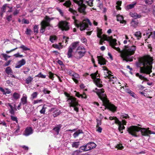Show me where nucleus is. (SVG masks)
<instances>
[{
    "mask_svg": "<svg viewBox=\"0 0 155 155\" xmlns=\"http://www.w3.org/2000/svg\"><path fill=\"white\" fill-rule=\"evenodd\" d=\"M136 49V46L133 45L125 46L123 50L121 51H118L120 53L121 57L124 60L127 61H131L133 58L130 57L131 55L134 54Z\"/></svg>",
    "mask_w": 155,
    "mask_h": 155,
    "instance_id": "7ed1b4c3",
    "label": "nucleus"
},
{
    "mask_svg": "<svg viewBox=\"0 0 155 155\" xmlns=\"http://www.w3.org/2000/svg\"><path fill=\"white\" fill-rule=\"evenodd\" d=\"M38 94L37 92H33L31 95V97L33 99H34L37 98Z\"/></svg>",
    "mask_w": 155,
    "mask_h": 155,
    "instance_id": "ea45409f",
    "label": "nucleus"
},
{
    "mask_svg": "<svg viewBox=\"0 0 155 155\" xmlns=\"http://www.w3.org/2000/svg\"><path fill=\"white\" fill-rule=\"evenodd\" d=\"M43 92L45 94H49L51 92L50 91L48 90L47 88H44Z\"/></svg>",
    "mask_w": 155,
    "mask_h": 155,
    "instance_id": "0e129e2a",
    "label": "nucleus"
},
{
    "mask_svg": "<svg viewBox=\"0 0 155 155\" xmlns=\"http://www.w3.org/2000/svg\"><path fill=\"white\" fill-rule=\"evenodd\" d=\"M145 2L146 4H151L153 3V0H145Z\"/></svg>",
    "mask_w": 155,
    "mask_h": 155,
    "instance_id": "338daca9",
    "label": "nucleus"
},
{
    "mask_svg": "<svg viewBox=\"0 0 155 155\" xmlns=\"http://www.w3.org/2000/svg\"><path fill=\"white\" fill-rule=\"evenodd\" d=\"M33 78L29 76L25 80V83L27 84H31L33 80Z\"/></svg>",
    "mask_w": 155,
    "mask_h": 155,
    "instance_id": "bb28decb",
    "label": "nucleus"
},
{
    "mask_svg": "<svg viewBox=\"0 0 155 155\" xmlns=\"http://www.w3.org/2000/svg\"><path fill=\"white\" fill-rule=\"evenodd\" d=\"M53 19V18H49L46 16L45 18V21H42L41 23V27L40 30V32L43 33L45 31V28L47 26H50L51 25L49 23L51 20Z\"/></svg>",
    "mask_w": 155,
    "mask_h": 155,
    "instance_id": "0eeeda50",
    "label": "nucleus"
},
{
    "mask_svg": "<svg viewBox=\"0 0 155 155\" xmlns=\"http://www.w3.org/2000/svg\"><path fill=\"white\" fill-rule=\"evenodd\" d=\"M86 52V51H77L75 58L78 59L81 58L84 56Z\"/></svg>",
    "mask_w": 155,
    "mask_h": 155,
    "instance_id": "ddd939ff",
    "label": "nucleus"
},
{
    "mask_svg": "<svg viewBox=\"0 0 155 155\" xmlns=\"http://www.w3.org/2000/svg\"><path fill=\"white\" fill-rule=\"evenodd\" d=\"M72 79L76 84H78L79 80L80 79V76L78 74L75 73L72 76Z\"/></svg>",
    "mask_w": 155,
    "mask_h": 155,
    "instance_id": "6ab92c4d",
    "label": "nucleus"
},
{
    "mask_svg": "<svg viewBox=\"0 0 155 155\" xmlns=\"http://www.w3.org/2000/svg\"><path fill=\"white\" fill-rule=\"evenodd\" d=\"M61 127V125L59 124L57 125L55 127L53 128V130L54 131L55 134L58 135L59 134V131Z\"/></svg>",
    "mask_w": 155,
    "mask_h": 155,
    "instance_id": "b1692460",
    "label": "nucleus"
},
{
    "mask_svg": "<svg viewBox=\"0 0 155 155\" xmlns=\"http://www.w3.org/2000/svg\"><path fill=\"white\" fill-rule=\"evenodd\" d=\"M96 144L94 142H92L88 143L86 145V147L87 148L88 151L91 149L95 148L96 147Z\"/></svg>",
    "mask_w": 155,
    "mask_h": 155,
    "instance_id": "a211bd4d",
    "label": "nucleus"
},
{
    "mask_svg": "<svg viewBox=\"0 0 155 155\" xmlns=\"http://www.w3.org/2000/svg\"><path fill=\"white\" fill-rule=\"evenodd\" d=\"M125 128V127L124 125H122V123L119 124L118 129L119 131L121 133H123V131H121L124 130Z\"/></svg>",
    "mask_w": 155,
    "mask_h": 155,
    "instance_id": "7c9ffc66",
    "label": "nucleus"
},
{
    "mask_svg": "<svg viewBox=\"0 0 155 155\" xmlns=\"http://www.w3.org/2000/svg\"><path fill=\"white\" fill-rule=\"evenodd\" d=\"M73 50H74L71 48V47H69L67 53L68 57V58H71L72 57V53Z\"/></svg>",
    "mask_w": 155,
    "mask_h": 155,
    "instance_id": "a878e982",
    "label": "nucleus"
},
{
    "mask_svg": "<svg viewBox=\"0 0 155 155\" xmlns=\"http://www.w3.org/2000/svg\"><path fill=\"white\" fill-rule=\"evenodd\" d=\"M33 133V130L31 127H27L25 129L24 135L25 136H28Z\"/></svg>",
    "mask_w": 155,
    "mask_h": 155,
    "instance_id": "f3484780",
    "label": "nucleus"
},
{
    "mask_svg": "<svg viewBox=\"0 0 155 155\" xmlns=\"http://www.w3.org/2000/svg\"><path fill=\"white\" fill-rule=\"evenodd\" d=\"M80 142H73L72 144V147H73L77 148L79 145Z\"/></svg>",
    "mask_w": 155,
    "mask_h": 155,
    "instance_id": "f704fd0d",
    "label": "nucleus"
},
{
    "mask_svg": "<svg viewBox=\"0 0 155 155\" xmlns=\"http://www.w3.org/2000/svg\"><path fill=\"white\" fill-rule=\"evenodd\" d=\"M58 25L59 28L62 31H68L69 29L68 23L66 21H60Z\"/></svg>",
    "mask_w": 155,
    "mask_h": 155,
    "instance_id": "9d476101",
    "label": "nucleus"
},
{
    "mask_svg": "<svg viewBox=\"0 0 155 155\" xmlns=\"http://www.w3.org/2000/svg\"><path fill=\"white\" fill-rule=\"evenodd\" d=\"M130 15L131 17L135 19L140 18L141 17V15L140 14H138L134 12H130Z\"/></svg>",
    "mask_w": 155,
    "mask_h": 155,
    "instance_id": "5701e85b",
    "label": "nucleus"
},
{
    "mask_svg": "<svg viewBox=\"0 0 155 155\" xmlns=\"http://www.w3.org/2000/svg\"><path fill=\"white\" fill-rule=\"evenodd\" d=\"M19 48H21L24 51H27L29 50V49L24 45H22L19 47Z\"/></svg>",
    "mask_w": 155,
    "mask_h": 155,
    "instance_id": "de8ad7c7",
    "label": "nucleus"
},
{
    "mask_svg": "<svg viewBox=\"0 0 155 155\" xmlns=\"http://www.w3.org/2000/svg\"><path fill=\"white\" fill-rule=\"evenodd\" d=\"M46 108L47 107H46V105L44 104L43 106L42 109L40 111V113L41 114H45Z\"/></svg>",
    "mask_w": 155,
    "mask_h": 155,
    "instance_id": "e433bc0d",
    "label": "nucleus"
},
{
    "mask_svg": "<svg viewBox=\"0 0 155 155\" xmlns=\"http://www.w3.org/2000/svg\"><path fill=\"white\" fill-rule=\"evenodd\" d=\"M77 51H86L85 49L83 46H78L77 49Z\"/></svg>",
    "mask_w": 155,
    "mask_h": 155,
    "instance_id": "8fccbe9b",
    "label": "nucleus"
},
{
    "mask_svg": "<svg viewBox=\"0 0 155 155\" xmlns=\"http://www.w3.org/2000/svg\"><path fill=\"white\" fill-rule=\"evenodd\" d=\"M73 1L74 2L79 6V7L78 8L79 11L81 13H84L85 11L86 6L85 5L83 4V0H73Z\"/></svg>",
    "mask_w": 155,
    "mask_h": 155,
    "instance_id": "6e6552de",
    "label": "nucleus"
},
{
    "mask_svg": "<svg viewBox=\"0 0 155 155\" xmlns=\"http://www.w3.org/2000/svg\"><path fill=\"white\" fill-rule=\"evenodd\" d=\"M94 0H88V1H86L85 3L87 4V5L91 6H93V1Z\"/></svg>",
    "mask_w": 155,
    "mask_h": 155,
    "instance_id": "4c0bfd02",
    "label": "nucleus"
},
{
    "mask_svg": "<svg viewBox=\"0 0 155 155\" xmlns=\"http://www.w3.org/2000/svg\"><path fill=\"white\" fill-rule=\"evenodd\" d=\"M5 71L8 74L10 75V76L11 77L16 78L14 75L12 74L13 72L12 70L10 67H8L6 68L5 69Z\"/></svg>",
    "mask_w": 155,
    "mask_h": 155,
    "instance_id": "412c9836",
    "label": "nucleus"
},
{
    "mask_svg": "<svg viewBox=\"0 0 155 155\" xmlns=\"http://www.w3.org/2000/svg\"><path fill=\"white\" fill-rule=\"evenodd\" d=\"M96 131L99 133H101L102 130V128L100 126H96Z\"/></svg>",
    "mask_w": 155,
    "mask_h": 155,
    "instance_id": "6e6d98bb",
    "label": "nucleus"
},
{
    "mask_svg": "<svg viewBox=\"0 0 155 155\" xmlns=\"http://www.w3.org/2000/svg\"><path fill=\"white\" fill-rule=\"evenodd\" d=\"M104 41H107L109 42L110 46L114 49L117 51H120V48L118 47H116L115 46L117 45L116 40L113 39L112 36L107 37L106 35H103L102 37L101 38L100 40L99 44L102 45Z\"/></svg>",
    "mask_w": 155,
    "mask_h": 155,
    "instance_id": "39448f33",
    "label": "nucleus"
},
{
    "mask_svg": "<svg viewBox=\"0 0 155 155\" xmlns=\"http://www.w3.org/2000/svg\"><path fill=\"white\" fill-rule=\"evenodd\" d=\"M60 114V110H59L56 109L54 111L53 115L54 117H55L59 115Z\"/></svg>",
    "mask_w": 155,
    "mask_h": 155,
    "instance_id": "2f4dec72",
    "label": "nucleus"
},
{
    "mask_svg": "<svg viewBox=\"0 0 155 155\" xmlns=\"http://www.w3.org/2000/svg\"><path fill=\"white\" fill-rule=\"evenodd\" d=\"M12 15H9L6 18V19H7V20L8 21H10L12 20Z\"/></svg>",
    "mask_w": 155,
    "mask_h": 155,
    "instance_id": "774afa93",
    "label": "nucleus"
},
{
    "mask_svg": "<svg viewBox=\"0 0 155 155\" xmlns=\"http://www.w3.org/2000/svg\"><path fill=\"white\" fill-rule=\"evenodd\" d=\"M136 76L138 77L141 80H144L146 79L144 76H143L142 75H140L138 73L136 74Z\"/></svg>",
    "mask_w": 155,
    "mask_h": 155,
    "instance_id": "49530a36",
    "label": "nucleus"
},
{
    "mask_svg": "<svg viewBox=\"0 0 155 155\" xmlns=\"http://www.w3.org/2000/svg\"><path fill=\"white\" fill-rule=\"evenodd\" d=\"M11 118L12 120L14 121H15L17 123H18L17 118L16 117L12 116H11Z\"/></svg>",
    "mask_w": 155,
    "mask_h": 155,
    "instance_id": "052dcab7",
    "label": "nucleus"
},
{
    "mask_svg": "<svg viewBox=\"0 0 155 155\" xmlns=\"http://www.w3.org/2000/svg\"><path fill=\"white\" fill-rule=\"evenodd\" d=\"M115 120V123L117 124H118L119 125V124H120L121 123V122L116 117H115V118L114 119Z\"/></svg>",
    "mask_w": 155,
    "mask_h": 155,
    "instance_id": "680f3d73",
    "label": "nucleus"
},
{
    "mask_svg": "<svg viewBox=\"0 0 155 155\" xmlns=\"http://www.w3.org/2000/svg\"><path fill=\"white\" fill-rule=\"evenodd\" d=\"M103 69L105 71L104 73V77L105 78H107L108 79L109 78L110 76H111V72L109 71L107 68L105 67H103Z\"/></svg>",
    "mask_w": 155,
    "mask_h": 155,
    "instance_id": "dca6fc26",
    "label": "nucleus"
},
{
    "mask_svg": "<svg viewBox=\"0 0 155 155\" xmlns=\"http://www.w3.org/2000/svg\"><path fill=\"white\" fill-rule=\"evenodd\" d=\"M87 148L86 147V145L81 146L80 148V150H76L74 151L73 153V155H78V153L82 151H88Z\"/></svg>",
    "mask_w": 155,
    "mask_h": 155,
    "instance_id": "f8f14e48",
    "label": "nucleus"
},
{
    "mask_svg": "<svg viewBox=\"0 0 155 155\" xmlns=\"http://www.w3.org/2000/svg\"><path fill=\"white\" fill-rule=\"evenodd\" d=\"M27 95L25 94H23L22 97L21 99L20 103L23 105L27 104Z\"/></svg>",
    "mask_w": 155,
    "mask_h": 155,
    "instance_id": "4468645a",
    "label": "nucleus"
},
{
    "mask_svg": "<svg viewBox=\"0 0 155 155\" xmlns=\"http://www.w3.org/2000/svg\"><path fill=\"white\" fill-rule=\"evenodd\" d=\"M109 79V81L113 84L116 83L117 82V79L116 78L114 77L112 75L111 76H110V77Z\"/></svg>",
    "mask_w": 155,
    "mask_h": 155,
    "instance_id": "cd10ccee",
    "label": "nucleus"
},
{
    "mask_svg": "<svg viewBox=\"0 0 155 155\" xmlns=\"http://www.w3.org/2000/svg\"><path fill=\"white\" fill-rule=\"evenodd\" d=\"M38 25H35L34 26V32L36 33L38 32Z\"/></svg>",
    "mask_w": 155,
    "mask_h": 155,
    "instance_id": "13d9d810",
    "label": "nucleus"
},
{
    "mask_svg": "<svg viewBox=\"0 0 155 155\" xmlns=\"http://www.w3.org/2000/svg\"><path fill=\"white\" fill-rule=\"evenodd\" d=\"M136 4V2H133V3L127 5L126 7V9L129 10L133 8Z\"/></svg>",
    "mask_w": 155,
    "mask_h": 155,
    "instance_id": "c756f323",
    "label": "nucleus"
},
{
    "mask_svg": "<svg viewBox=\"0 0 155 155\" xmlns=\"http://www.w3.org/2000/svg\"><path fill=\"white\" fill-rule=\"evenodd\" d=\"M48 74L49 78L52 80H53L54 78V74L52 73L51 72H49L48 73Z\"/></svg>",
    "mask_w": 155,
    "mask_h": 155,
    "instance_id": "603ef678",
    "label": "nucleus"
},
{
    "mask_svg": "<svg viewBox=\"0 0 155 155\" xmlns=\"http://www.w3.org/2000/svg\"><path fill=\"white\" fill-rule=\"evenodd\" d=\"M36 76L44 78H46V75H44L43 74H42L41 72H40Z\"/></svg>",
    "mask_w": 155,
    "mask_h": 155,
    "instance_id": "864d4df0",
    "label": "nucleus"
},
{
    "mask_svg": "<svg viewBox=\"0 0 155 155\" xmlns=\"http://www.w3.org/2000/svg\"><path fill=\"white\" fill-rule=\"evenodd\" d=\"M57 0L58 2H59V3L61 2H64L65 1H66L64 3L63 5L67 7H69L70 6V5H71V3L70 2V1H68V0Z\"/></svg>",
    "mask_w": 155,
    "mask_h": 155,
    "instance_id": "4be33fe9",
    "label": "nucleus"
},
{
    "mask_svg": "<svg viewBox=\"0 0 155 155\" xmlns=\"http://www.w3.org/2000/svg\"><path fill=\"white\" fill-rule=\"evenodd\" d=\"M67 101L68 102L70 107L76 106L78 104L76 99L73 96L67 98Z\"/></svg>",
    "mask_w": 155,
    "mask_h": 155,
    "instance_id": "1a4fd4ad",
    "label": "nucleus"
},
{
    "mask_svg": "<svg viewBox=\"0 0 155 155\" xmlns=\"http://www.w3.org/2000/svg\"><path fill=\"white\" fill-rule=\"evenodd\" d=\"M2 55L4 58L5 60H7V59L10 57V56H8L5 54H2Z\"/></svg>",
    "mask_w": 155,
    "mask_h": 155,
    "instance_id": "bf43d9fd",
    "label": "nucleus"
},
{
    "mask_svg": "<svg viewBox=\"0 0 155 155\" xmlns=\"http://www.w3.org/2000/svg\"><path fill=\"white\" fill-rule=\"evenodd\" d=\"M121 1H118L117 2V5L116 6V8L118 10H120L121 9V8L119 7V6H120L121 4Z\"/></svg>",
    "mask_w": 155,
    "mask_h": 155,
    "instance_id": "a19ab883",
    "label": "nucleus"
},
{
    "mask_svg": "<svg viewBox=\"0 0 155 155\" xmlns=\"http://www.w3.org/2000/svg\"><path fill=\"white\" fill-rule=\"evenodd\" d=\"M69 11L71 13H73L74 15H77V12L76 11L74 10L72 8H70L69 9Z\"/></svg>",
    "mask_w": 155,
    "mask_h": 155,
    "instance_id": "37998d69",
    "label": "nucleus"
},
{
    "mask_svg": "<svg viewBox=\"0 0 155 155\" xmlns=\"http://www.w3.org/2000/svg\"><path fill=\"white\" fill-rule=\"evenodd\" d=\"M102 34V30L98 28L97 29V36L100 38L102 37L101 34Z\"/></svg>",
    "mask_w": 155,
    "mask_h": 155,
    "instance_id": "c9c22d12",
    "label": "nucleus"
},
{
    "mask_svg": "<svg viewBox=\"0 0 155 155\" xmlns=\"http://www.w3.org/2000/svg\"><path fill=\"white\" fill-rule=\"evenodd\" d=\"M141 34L140 31H137L135 32L134 34L135 36L137 37L139 39V38H141Z\"/></svg>",
    "mask_w": 155,
    "mask_h": 155,
    "instance_id": "58836bf2",
    "label": "nucleus"
},
{
    "mask_svg": "<svg viewBox=\"0 0 155 155\" xmlns=\"http://www.w3.org/2000/svg\"><path fill=\"white\" fill-rule=\"evenodd\" d=\"M26 62L25 60L24 59H22L18 62L15 68H20L21 66L24 65L25 64Z\"/></svg>",
    "mask_w": 155,
    "mask_h": 155,
    "instance_id": "2eb2a0df",
    "label": "nucleus"
},
{
    "mask_svg": "<svg viewBox=\"0 0 155 155\" xmlns=\"http://www.w3.org/2000/svg\"><path fill=\"white\" fill-rule=\"evenodd\" d=\"M117 20L118 21H119L121 23H124L125 24L126 21L123 19V17L120 15H117Z\"/></svg>",
    "mask_w": 155,
    "mask_h": 155,
    "instance_id": "393cba45",
    "label": "nucleus"
},
{
    "mask_svg": "<svg viewBox=\"0 0 155 155\" xmlns=\"http://www.w3.org/2000/svg\"><path fill=\"white\" fill-rule=\"evenodd\" d=\"M31 32L32 31L30 29L27 28L25 31V33L27 35H30Z\"/></svg>",
    "mask_w": 155,
    "mask_h": 155,
    "instance_id": "3c124183",
    "label": "nucleus"
},
{
    "mask_svg": "<svg viewBox=\"0 0 155 155\" xmlns=\"http://www.w3.org/2000/svg\"><path fill=\"white\" fill-rule=\"evenodd\" d=\"M97 124L96 126H99L101 124V120L98 119H96Z\"/></svg>",
    "mask_w": 155,
    "mask_h": 155,
    "instance_id": "e2e57ef3",
    "label": "nucleus"
},
{
    "mask_svg": "<svg viewBox=\"0 0 155 155\" xmlns=\"http://www.w3.org/2000/svg\"><path fill=\"white\" fill-rule=\"evenodd\" d=\"M79 43V42L78 41L74 42L72 43L71 46H70V47H71V48L74 50L77 47Z\"/></svg>",
    "mask_w": 155,
    "mask_h": 155,
    "instance_id": "473e14b6",
    "label": "nucleus"
},
{
    "mask_svg": "<svg viewBox=\"0 0 155 155\" xmlns=\"http://www.w3.org/2000/svg\"><path fill=\"white\" fill-rule=\"evenodd\" d=\"M7 7H8L6 5H4L2 8V11L3 12H5L6 8Z\"/></svg>",
    "mask_w": 155,
    "mask_h": 155,
    "instance_id": "69168bd1",
    "label": "nucleus"
},
{
    "mask_svg": "<svg viewBox=\"0 0 155 155\" xmlns=\"http://www.w3.org/2000/svg\"><path fill=\"white\" fill-rule=\"evenodd\" d=\"M91 25L92 24L88 19H84L83 21L79 23H77V21H75V25L78 28L80 27V30L81 31L84 30L88 27V24Z\"/></svg>",
    "mask_w": 155,
    "mask_h": 155,
    "instance_id": "423d86ee",
    "label": "nucleus"
},
{
    "mask_svg": "<svg viewBox=\"0 0 155 155\" xmlns=\"http://www.w3.org/2000/svg\"><path fill=\"white\" fill-rule=\"evenodd\" d=\"M94 91L96 92L99 98L102 101L103 104L106 107L113 111H116L117 107L114 104L109 102L107 98L106 94L104 93V90L103 89H100L96 88Z\"/></svg>",
    "mask_w": 155,
    "mask_h": 155,
    "instance_id": "f03ea898",
    "label": "nucleus"
},
{
    "mask_svg": "<svg viewBox=\"0 0 155 155\" xmlns=\"http://www.w3.org/2000/svg\"><path fill=\"white\" fill-rule=\"evenodd\" d=\"M20 95L16 92H15L13 94V98L15 100H17L20 97Z\"/></svg>",
    "mask_w": 155,
    "mask_h": 155,
    "instance_id": "c85d7f7f",
    "label": "nucleus"
},
{
    "mask_svg": "<svg viewBox=\"0 0 155 155\" xmlns=\"http://www.w3.org/2000/svg\"><path fill=\"white\" fill-rule=\"evenodd\" d=\"M11 91L8 89L6 88L5 89L4 94H9L11 93Z\"/></svg>",
    "mask_w": 155,
    "mask_h": 155,
    "instance_id": "4d7b16f0",
    "label": "nucleus"
},
{
    "mask_svg": "<svg viewBox=\"0 0 155 155\" xmlns=\"http://www.w3.org/2000/svg\"><path fill=\"white\" fill-rule=\"evenodd\" d=\"M137 24V22L134 20H132L131 22V25L134 27H136Z\"/></svg>",
    "mask_w": 155,
    "mask_h": 155,
    "instance_id": "c03bdc74",
    "label": "nucleus"
},
{
    "mask_svg": "<svg viewBox=\"0 0 155 155\" xmlns=\"http://www.w3.org/2000/svg\"><path fill=\"white\" fill-rule=\"evenodd\" d=\"M129 118V116L128 115L126 114H123L121 115V118L122 119H127Z\"/></svg>",
    "mask_w": 155,
    "mask_h": 155,
    "instance_id": "a18cd8bd",
    "label": "nucleus"
},
{
    "mask_svg": "<svg viewBox=\"0 0 155 155\" xmlns=\"http://www.w3.org/2000/svg\"><path fill=\"white\" fill-rule=\"evenodd\" d=\"M42 101V99L40 100H35L33 101V103L34 104H38L40 102H41Z\"/></svg>",
    "mask_w": 155,
    "mask_h": 155,
    "instance_id": "5fc2aeb1",
    "label": "nucleus"
},
{
    "mask_svg": "<svg viewBox=\"0 0 155 155\" xmlns=\"http://www.w3.org/2000/svg\"><path fill=\"white\" fill-rule=\"evenodd\" d=\"M56 10L59 12L61 16H63L64 13L63 11L59 8L57 7L56 8Z\"/></svg>",
    "mask_w": 155,
    "mask_h": 155,
    "instance_id": "09e8293b",
    "label": "nucleus"
},
{
    "mask_svg": "<svg viewBox=\"0 0 155 155\" xmlns=\"http://www.w3.org/2000/svg\"><path fill=\"white\" fill-rule=\"evenodd\" d=\"M97 74V71L95 73L91 74V76L92 78L94 79V81L96 85L98 87H101L102 86V82L99 79L96 78Z\"/></svg>",
    "mask_w": 155,
    "mask_h": 155,
    "instance_id": "9b49d317",
    "label": "nucleus"
},
{
    "mask_svg": "<svg viewBox=\"0 0 155 155\" xmlns=\"http://www.w3.org/2000/svg\"><path fill=\"white\" fill-rule=\"evenodd\" d=\"M97 58L99 64L101 65L105 64L106 61L101 56H98Z\"/></svg>",
    "mask_w": 155,
    "mask_h": 155,
    "instance_id": "aec40b11",
    "label": "nucleus"
},
{
    "mask_svg": "<svg viewBox=\"0 0 155 155\" xmlns=\"http://www.w3.org/2000/svg\"><path fill=\"white\" fill-rule=\"evenodd\" d=\"M82 133V130H78L73 135V137L74 138H76V137H77L79 135L81 134Z\"/></svg>",
    "mask_w": 155,
    "mask_h": 155,
    "instance_id": "72a5a7b5",
    "label": "nucleus"
},
{
    "mask_svg": "<svg viewBox=\"0 0 155 155\" xmlns=\"http://www.w3.org/2000/svg\"><path fill=\"white\" fill-rule=\"evenodd\" d=\"M56 40V37L55 36H51L50 38V40L53 43L54 41Z\"/></svg>",
    "mask_w": 155,
    "mask_h": 155,
    "instance_id": "79ce46f5",
    "label": "nucleus"
},
{
    "mask_svg": "<svg viewBox=\"0 0 155 155\" xmlns=\"http://www.w3.org/2000/svg\"><path fill=\"white\" fill-rule=\"evenodd\" d=\"M149 128L147 129L139 127L137 126H132L127 128L128 132L133 136L137 137V132L139 131L141 132V135L143 136H148L149 134H154L153 132L149 130Z\"/></svg>",
    "mask_w": 155,
    "mask_h": 155,
    "instance_id": "20e7f679",
    "label": "nucleus"
},
{
    "mask_svg": "<svg viewBox=\"0 0 155 155\" xmlns=\"http://www.w3.org/2000/svg\"><path fill=\"white\" fill-rule=\"evenodd\" d=\"M153 61L152 57L150 55H145L139 59L136 65L140 68V73L149 74L152 72Z\"/></svg>",
    "mask_w": 155,
    "mask_h": 155,
    "instance_id": "f257e3e1",
    "label": "nucleus"
}]
</instances>
